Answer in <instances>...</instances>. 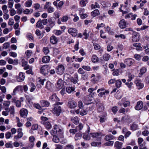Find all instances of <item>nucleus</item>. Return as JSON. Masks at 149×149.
<instances>
[{
    "mask_svg": "<svg viewBox=\"0 0 149 149\" xmlns=\"http://www.w3.org/2000/svg\"><path fill=\"white\" fill-rule=\"evenodd\" d=\"M61 111V107L59 106H56L52 110L53 113L58 116L59 115Z\"/></svg>",
    "mask_w": 149,
    "mask_h": 149,
    "instance_id": "f257e3e1",
    "label": "nucleus"
},
{
    "mask_svg": "<svg viewBox=\"0 0 149 149\" xmlns=\"http://www.w3.org/2000/svg\"><path fill=\"white\" fill-rule=\"evenodd\" d=\"M49 68V66L47 65H43L40 70L41 73L44 75L47 74L48 73Z\"/></svg>",
    "mask_w": 149,
    "mask_h": 149,
    "instance_id": "f03ea898",
    "label": "nucleus"
},
{
    "mask_svg": "<svg viewBox=\"0 0 149 149\" xmlns=\"http://www.w3.org/2000/svg\"><path fill=\"white\" fill-rule=\"evenodd\" d=\"M134 60L131 58H127L125 59L124 61V63L128 67H130L134 63Z\"/></svg>",
    "mask_w": 149,
    "mask_h": 149,
    "instance_id": "7ed1b4c3",
    "label": "nucleus"
},
{
    "mask_svg": "<svg viewBox=\"0 0 149 149\" xmlns=\"http://www.w3.org/2000/svg\"><path fill=\"white\" fill-rule=\"evenodd\" d=\"M64 70L65 68L63 65H61L58 66L56 72L58 74H61L64 72Z\"/></svg>",
    "mask_w": 149,
    "mask_h": 149,
    "instance_id": "20e7f679",
    "label": "nucleus"
},
{
    "mask_svg": "<svg viewBox=\"0 0 149 149\" xmlns=\"http://www.w3.org/2000/svg\"><path fill=\"white\" fill-rule=\"evenodd\" d=\"M77 104L74 100H71L68 102V106L70 109H74L77 106Z\"/></svg>",
    "mask_w": 149,
    "mask_h": 149,
    "instance_id": "39448f33",
    "label": "nucleus"
},
{
    "mask_svg": "<svg viewBox=\"0 0 149 149\" xmlns=\"http://www.w3.org/2000/svg\"><path fill=\"white\" fill-rule=\"evenodd\" d=\"M89 136L93 138H96L98 139H100L102 136V134L101 133H90Z\"/></svg>",
    "mask_w": 149,
    "mask_h": 149,
    "instance_id": "423d86ee",
    "label": "nucleus"
},
{
    "mask_svg": "<svg viewBox=\"0 0 149 149\" xmlns=\"http://www.w3.org/2000/svg\"><path fill=\"white\" fill-rule=\"evenodd\" d=\"M134 83L139 89H141L143 87V84L141 83V81L140 79L136 80L135 81Z\"/></svg>",
    "mask_w": 149,
    "mask_h": 149,
    "instance_id": "0eeeda50",
    "label": "nucleus"
},
{
    "mask_svg": "<svg viewBox=\"0 0 149 149\" xmlns=\"http://www.w3.org/2000/svg\"><path fill=\"white\" fill-rule=\"evenodd\" d=\"M68 31L69 33L73 36H75L77 34V30L75 28H70Z\"/></svg>",
    "mask_w": 149,
    "mask_h": 149,
    "instance_id": "6e6552de",
    "label": "nucleus"
},
{
    "mask_svg": "<svg viewBox=\"0 0 149 149\" xmlns=\"http://www.w3.org/2000/svg\"><path fill=\"white\" fill-rule=\"evenodd\" d=\"M143 102L141 101H139L137 102L135 107V109L137 110H140L143 108Z\"/></svg>",
    "mask_w": 149,
    "mask_h": 149,
    "instance_id": "1a4fd4ad",
    "label": "nucleus"
},
{
    "mask_svg": "<svg viewBox=\"0 0 149 149\" xmlns=\"http://www.w3.org/2000/svg\"><path fill=\"white\" fill-rule=\"evenodd\" d=\"M28 114V111L26 109H22L20 111V114L22 117L25 118Z\"/></svg>",
    "mask_w": 149,
    "mask_h": 149,
    "instance_id": "9d476101",
    "label": "nucleus"
},
{
    "mask_svg": "<svg viewBox=\"0 0 149 149\" xmlns=\"http://www.w3.org/2000/svg\"><path fill=\"white\" fill-rule=\"evenodd\" d=\"M139 35L137 33L134 34L132 36V40L134 42H136L139 40Z\"/></svg>",
    "mask_w": 149,
    "mask_h": 149,
    "instance_id": "9b49d317",
    "label": "nucleus"
},
{
    "mask_svg": "<svg viewBox=\"0 0 149 149\" xmlns=\"http://www.w3.org/2000/svg\"><path fill=\"white\" fill-rule=\"evenodd\" d=\"M54 129L56 130V132L58 133L57 134H63V130L60 127L57 125H55Z\"/></svg>",
    "mask_w": 149,
    "mask_h": 149,
    "instance_id": "f8f14e48",
    "label": "nucleus"
},
{
    "mask_svg": "<svg viewBox=\"0 0 149 149\" xmlns=\"http://www.w3.org/2000/svg\"><path fill=\"white\" fill-rule=\"evenodd\" d=\"M119 27L121 29H124L126 27V22L124 19L120 20L119 23Z\"/></svg>",
    "mask_w": 149,
    "mask_h": 149,
    "instance_id": "ddd939ff",
    "label": "nucleus"
},
{
    "mask_svg": "<svg viewBox=\"0 0 149 149\" xmlns=\"http://www.w3.org/2000/svg\"><path fill=\"white\" fill-rule=\"evenodd\" d=\"M25 76L22 72H20L17 78V81L19 82H22L24 79Z\"/></svg>",
    "mask_w": 149,
    "mask_h": 149,
    "instance_id": "4468645a",
    "label": "nucleus"
},
{
    "mask_svg": "<svg viewBox=\"0 0 149 149\" xmlns=\"http://www.w3.org/2000/svg\"><path fill=\"white\" fill-rule=\"evenodd\" d=\"M63 86V81L61 79L58 80L57 84V87L59 89L62 88Z\"/></svg>",
    "mask_w": 149,
    "mask_h": 149,
    "instance_id": "2eb2a0df",
    "label": "nucleus"
},
{
    "mask_svg": "<svg viewBox=\"0 0 149 149\" xmlns=\"http://www.w3.org/2000/svg\"><path fill=\"white\" fill-rule=\"evenodd\" d=\"M97 110L99 112H102L104 109V107L101 103L97 104Z\"/></svg>",
    "mask_w": 149,
    "mask_h": 149,
    "instance_id": "dca6fc26",
    "label": "nucleus"
},
{
    "mask_svg": "<svg viewBox=\"0 0 149 149\" xmlns=\"http://www.w3.org/2000/svg\"><path fill=\"white\" fill-rule=\"evenodd\" d=\"M58 42V40L57 38L54 36H53L51 37L50 42L53 44H56Z\"/></svg>",
    "mask_w": 149,
    "mask_h": 149,
    "instance_id": "f3484780",
    "label": "nucleus"
},
{
    "mask_svg": "<svg viewBox=\"0 0 149 149\" xmlns=\"http://www.w3.org/2000/svg\"><path fill=\"white\" fill-rule=\"evenodd\" d=\"M50 60V57L48 56H44L42 58V61L44 63H48Z\"/></svg>",
    "mask_w": 149,
    "mask_h": 149,
    "instance_id": "a211bd4d",
    "label": "nucleus"
},
{
    "mask_svg": "<svg viewBox=\"0 0 149 149\" xmlns=\"http://www.w3.org/2000/svg\"><path fill=\"white\" fill-rule=\"evenodd\" d=\"M123 143L119 141H116L115 143L114 146L116 149H121Z\"/></svg>",
    "mask_w": 149,
    "mask_h": 149,
    "instance_id": "6ab92c4d",
    "label": "nucleus"
},
{
    "mask_svg": "<svg viewBox=\"0 0 149 149\" xmlns=\"http://www.w3.org/2000/svg\"><path fill=\"white\" fill-rule=\"evenodd\" d=\"M50 99L52 101L57 102L59 101V99L57 97L55 94L52 95L50 97Z\"/></svg>",
    "mask_w": 149,
    "mask_h": 149,
    "instance_id": "aec40b11",
    "label": "nucleus"
},
{
    "mask_svg": "<svg viewBox=\"0 0 149 149\" xmlns=\"http://www.w3.org/2000/svg\"><path fill=\"white\" fill-rule=\"evenodd\" d=\"M32 4V1L31 0L26 1L24 3V6L27 7H30L31 6Z\"/></svg>",
    "mask_w": 149,
    "mask_h": 149,
    "instance_id": "412c9836",
    "label": "nucleus"
},
{
    "mask_svg": "<svg viewBox=\"0 0 149 149\" xmlns=\"http://www.w3.org/2000/svg\"><path fill=\"white\" fill-rule=\"evenodd\" d=\"M52 84L49 81H47L46 84L45 88L48 90H51L52 88Z\"/></svg>",
    "mask_w": 149,
    "mask_h": 149,
    "instance_id": "4be33fe9",
    "label": "nucleus"
},
{
    "mask_svg": "<svg viewBox=\"0 0 149 149\" xmlns=\"http://www.w3.org/2000/svg\"><path fill=\"white\" fill-rule=\"evenodd\" d=\"M41 105L42 107H48L49 105V103L45 100H42L40 101Z\"/></svg>",
    "mask_w": 149,
    "mask_h": 149,
    "instance_id": "5701e85b",
    "label": "nucleus"
},
{
    "mask_svg": "<svg viewBox=\"0 0 149 149\" xmlns=\"http://www.w3.org/2000/svg\"><path fill=\"white\" fill-rule=\"evenodd\" d=\"M114 138V137L111 134L106 135L105 137V139L107 141L113 139Z\"/></svg>",
    "mask_w": 149,
    "mask_h": 149,
    "instance_id": "b1692460",
    "label": "nucleus"
},
{
    "mask_svg": "<svg viewBox=\"0 0 149 149\" xmlns=\"http://www.w3.org/2000/svg\"><path fill=\"white\" fill-rule=\"evenodd\" d=\"M110 57L111 56L109 54L106 53L103 55V58L104 60L108 61L109 60Z\"/></svg>",
    "mask_w": 149,
    "mask_h": 149,
    "instance_id": "393cba45",
    "label": "nucleus"
},
{
    "mask_svg": "<svg viewBox=\"0 0 149 149\" xmlns=\"http://www.w3.org/2000/svg\"><path fill=\"white\" fill-rule=\"evenodd\" d=\"M91 14L92 16L95 17L99 15L100 14V12L98 10H95L91 12Z\"/></svg>",
    "mask_w": 149,
    "mask_h": 149,
    "instance_id": "a878e982",
    "label": "nucleus"
},
{
    "mask_svg": "<svg viewBox=\"0 0 149 149\" xmlns=\"http://www.w3.org/2000/svg\"><path fill=\"white\" fill-rule=\"evenodd\" d=\"M134 47H136V49L137 50H142V47L139 44L136 43L133 44Z\"/></svg>",
    "mask_w": 149,
    "mask_h": 149,
    "instance_id": "bb28decb",
    "label": "nucleus"
},
{
    "mask_svg": "<svg viewBox=\"0 0 149 149\" xmlns=\"http://www.w3.org/2000/svg\"><path fill=\"white\" fill-rule=\"evenodd\" d=\"M74 89L75 88L74 87H67L66 90L68 93H70L73 92Z\"/></svg>",
    "mask_w": 149,
    "mask_h": 149,
    "instance_id": "cd10ccee",
    "label": "nucleus"
},
{
    "mask_svg": "<svg viewBox=\"0 0 149 149\" xmlns=\"http://www.w3.org/2000/svg\"><path fill=\"white\" fill-rule=\"evenodd\" d=\"M146 68L143 67L141 68L140 70V73L139 74V76L141 77L142 75L146 72Z\"/></svg>",
    "mask_w": 149,
    "mask_h": 149,
    "instance_id": "c85d7f7f",
    "label": "nucleus"
},
{
    "mask_svg": "<svg viewBox=\"0 0 149 149\" xmlns=\"http://www.w3.org/2000/svg\"><path fill=\"white\" fill-rule=\"evenodd\" d=\"M71 120L73 123L76 124H77L79 123V120L78 117H77L72 118Z\"/></svg>",
    "mask_w": 149,
    "mask_h": 149,
    "instance_id": "c756f323",
    "label": "nucleus"
},
{
    "mask_svg": "<svg viewBox=\"0 0 149 149\" xmlns=\"http://www.w3.org/2000/svg\"><path fill=\"white\" fill-rule=\"evenodd\" d=\"M41 22V20L38 21L36 23V26L40 29H42L44 28V26Z\"/></svg>",
    "mask_w": 149,
    "mask_h": 149,
    "instance_id": "7c9ffc66",
    "label": "nucleus"
},
{
    "mask_svg": "<svg viewBox=\"0 0 149 149\" xmlns=\"http://www.w3.org/2000/svg\"><path fill=\"white\" fill-rule=\"evenodd\" d=\"M33 10L32 9H30V10L28 9H26L23 11V13L25 14H31L33 12Z\"/></svg>",
    "mask_w": 149,
    "mask_h": 149,
    "instance_id": "2f4dec72",
    "label": "nucleus"
},
{
    "mask_svg": "<svg viewBox=\"0 0 149 149\" xmlns=\"http://www.w3.org/2000/svg\"><path fill=\"white\" fill-rule=\"evenodd\" d=\"M127 76L128 78V79H127V81L128 82L131 81L134 77V75L130 73L128 74Z\"/></svg>",
    "mask_w": 149,
    "mask_h": 149,
    "instance_id": "473e14b6",
    "label": "nucleus"
},
{
    "mask_svg": "<svg viewBox=\"0 0 149 149\" xmlns=\"http://www.w3.org/2000/svg\"><path fill=\"white\" fill-rule=\"evenodd\" d=\"M78 79V76L77 75H76L74 78L72 77L71 79V81L74 84L77 83V82Z\"/></svg>",
    "mask_w": 149,
    "mask_h": 149,
    "instance_id": "72a5a7b5",
    "label": "nucleus"
},
{
    "mask_svg": "<svg viewBox=\"0 0 149 149\" xmlns=\"http://www.w3.org/2000/svg\"><path fill=\"white\" fill-rule=\"evenodd\" d=\"M13 0H9L8 1V7L9 8H12L13 6Z\"/></svg>",
    "mask_w": 149,
    "mask_h": 149,
    "instance_id": "f704fd0d",
    "label": "nucleus"
},
{
    "mask_svg": "<svg viewBox=\"0 0 149 149\" xmlns=\"http://www.w3.org/2000/svg\"><path fill=\"white\" fill-rule=\"evenodd\" d=\"M82 134L80 133H77L75 136L74 139L76 140H78L81 138Z\"/></svg>",
    "mask_w": 149,
    "mask_h": 149,
    "instance_id": "c9c22d12",
    "label": "nucleus"
},
{
    "mask_svg": "<svg viewBox=\"0 0 149 149\" xmlns=\"http://www.w3.org/2000/svg\"><path fill=\"white\" fill-rule=\"evenodd\" d=\"M116 86L117 88H119L121 86V85L122 84V82L121 81L119 80H116Z\"/></svg>",
    "mask_w": 149,
    "mask_h": 149,
    "instance_id": "e433bc0d",
    "label": "nucleus"
},
{
    "mask_svg": "<svg viewBox=\"0 0 149 149\" xmlns=\"http://www.w3.org/2000/svg\"><path fill=\"white\" fill-rule=\"evenodd\" d=\"M10 112V114L14 115L15 113V108L14 106H11L9 108V112Z\"/></svg>",
    "mask_w": 149,
    "mask_h": 149,
    "instance_id": "4c0bfd02",
    "label": "nucleus"
},
{
    "mask_svg": "<svg viewBox=\"0 0 149 149\" xmlns=\"http://www.w3.org/2000/svg\"><path fill=\"white\" fill-rule=\"evenodd\" d=\"M10 104V102L9 101H4L3 105L4 107H9Z\"/></svg>",
    "mask_w": 149,
    "mask_h": 149,
    "instance_id": "58836bf2",
    "label": "nucleus"
},
{
    "mask_svg": "<svg viewBox=\"0 0 149 149\" xmlns=\"http://www.w3.org/2000/svg\"><path fill=\"white\" fill-rule=\"evenodd\" d=\"M7 12L5 13V12H4V14L3 15V18L4 19L7 20L9 18V15L7 14L8 12V10H7Z\"/></svg>",
    "mask_w": 149,
    "mask_h": 149,
    "instance_id": "ea45409f",
    "label": "nucleus"
},
{
    "mask_svg": "<svg viewBox=\"0 0 149 149\" xmlns=\"http://www.w3.org/2000/svg\"><path fill=\"white\" fill-rule=\"evenodd\" d=\"M98 58L97 56L95 55H93L92 57V61L94 63H95L98 61Z\"/></svg>",
    "mask_w": 149,
    "mask_h": 149,
    "instance_id": "a19ab883",
    "label": "nucleus"
},
{
    "mask_svg": "<svg viewBox=\"0 0 149 149\" xmlns=\"http://www.w3.org/2000/svg\"><path fill=\"white\" fill-rule=\"evenodd\" d=\"M83 35L85 36V39H87L89 36V32H87V31L86 30H85L83 33Z\"/></svg>",
    "mask_w": 149,
    "mask_h": 149,
    "instance_id": "79ce46f5",
    "label": "nucleus"
},
{
    "mask_svg": "<svg viewBox=\"0 0 149 149\" xmlns=\"http://www.w3.org/2000/svg\"><path fill=\"white\" fill-rule=\"evenodd\" d=\"M112 74L113 76H118L119 75V70L118 69H116L114 70Z\"/></svg>",
    "mask_w": 149,
    "mask_h": 149,
    "instance_id": "37998d69",
    "label": "nucleus"
},
{
    "mask_svg": "<svg viewBox=\"0 0 149 149\" xmlns=\"http://www.w3.org/2000/svg\"><path fill=\"white\" fill-rule=\"evenodd\" d=\"M32 53V51L31 50H27L25 53L26 56L27 58L30 57Z\"/></svg>",
    "mask_w": 149,
    "mask_h": 149,
    "instance_id": "c03bdc74",
    "label": "nucleus"
},
{
    "mask_svg": "<svg viewBox=\"0 0 149 149\" xmlns=\"http://www.w3.org/2000/svg\"><path fill=\"white\" fill-rule=\"evenodd\" d=\"M53 141L55 143H58L59 141V138L57 136L54 135L53 136Z\"/></svg>",
    "mask_w": 149,
    "mask_h": 149,
    "instance_id": "a18cd8bd",
    "label": "nucleus"
},
{
    "mask_svg": "<svg viewBox=\"0 0 149 149\" xmlns=\"http://www.w3.org/2000/svg\"><path fill=\"white\" fill-rule=\"evenodd\" d=\"M45 126L47 129H50L51 127L52 126L50 123L48 122H46L45 123Z\"/></svg>",
    "mask_w": 149,
    "mask_h": 149,
    "instance_id": "49530a36",
    "label": "nucleus"
},
{
    "mask_svg": "<svg viewBox=\"0 0 149 149\" xmlns=\"http://www.w3.org/2000/svg\"><path fill=\"white\" fill-rule=\"evenodd\" d=\"M10 15L13 16L15 15L16 13V11L14 9H11L9 10Z\"/></svg>",
    "mask_w": 149,
    "mask_h": 149,
    "instance_id": "de8ad7c7",
    "label": "nucleus"
},
{
    "mask_svg": "<svg viewBox=\"0 0 149 149\" xmlns=\"http://www.w3.org/2000/svg\"><path fill=\"white\" fill-rule=\"evenodd\" d=\"M101 144V143L100 142H93L91 143V145L93 146H97L98 145H100Z\"/></svg>",
    "mask_w": 149,
    "mask_h": 149,
    "instance_id": "09e8293b",
    "label": "nucleus"
},
{
    "mask_svg": "<svg viewBox=\"0 0 149 149\" xmlns=\"http://www.w3.org/2000/svg\"><path fill=\"white\" fill-rule=\"evenodd\" d=\"M14 23L13 19L12 18H10L9 19V21L8 23V24L9 25L12 26L13 25Z\"/></svg>",
    "mask_w": 149,
    "mask_h": 149,
    "instance_id": "8fccbe9b",
    "label": "nucleus"
},
{
    "mask_svg": "<svg viewBox=\"0 0 149 149\" xmlns=\"http://www.w3.org/2000/svg\"><path fill=\"white\" fill-rule=\"evenodd\" d=\"M127 82L125 83V84L127 86L128 88L130 89L132 87V86L133 85V83L131 82Z\"/></svg>",
    "mask_w": 149,
    "mask_h": 149,
    "instance_id": "3c124183",
    "label": "nucleus"
},
{
    "mask_svg": "<svg viewBox=\"0 0 149 149\" xmlns=\"http://www.w3.org/2000/svg\"><path fill=\"white\" fill-rule=\"evenodd\" d=\"M84 127L83 125L81 123H80L79 125L76 127V129H79V130H81Z\"/></svg>",
    "mask_w": 149,
    "mask_h": 149,
    "instance_id": "603ef678",
    "label": "nucleus"
},
{
    "mask_svg": "<svg viewBox=\"0 0 149 149\" xmlns=\"http://www.w3.org/2000/svg\"><path fill=\"white\" fill-rule=\"evenodd\" d=\"M10 43L8 42L4 43L3 45V48L4 49H6L10 47Z\"/></svg>",
    "mask_w": 149,
    "mask_h": 149,
    "instance_id": "864d4df0",
    "label": "nucleus"
},
{
    "mask_svg": "<svg viewBox=\"0 0 149 149\" xmlns=\"http://www.w3.org/2000/svg\"><path fill=\"white\" fill-rule=\"evenodd\" d=\"M68 17L67 15L64 16L61 18V21L63 22H66L68 19Z\"/></svg>",
    "mask_w": 149,
    "mask_h": 149,
    "instance_id": "5fc2aeb1",
    "label": "nucleus"
},
{
    "mask_svg": "<svg viewBox=\"0 0 149 149\" xmlns=\"http://www.w3.org/2000/svg\"><path fill=\"white\" fill-rule=\"evenodd\" d=\"M123 104L124 107H126L130 105V102L129 101H125L123 103Z\"/></svg>",
    "mask_w": 149,
    "mask_h": 149,
    "instance_id": "6e6d98bb",
    "label": "nucleus"
},
{
    "mask_svg": "<svg viewBox=\"0 0 149 149\" xmlns=\"http://www.w3.org/2000/svg\"><path fill=\"white\" fill-rule=\"evenodd\" d=\"M11 136V134L10 132H8L5 134V136L6 139H9L10 138Z\"/></svg>",
    "mask_w": 149,
    "mask_h": 149,
    "instance_id": "4d7b16f0",
    "label": "nucleus"
},
{
    "mask_svg": "<svg viewBox=\"0 0 149 149\" xmlns=\"http://www.w3.org/2000/svg\"><path fill=\"white\" fill-rule=\"evenodd\" d=\"M83 68H80L78 70V72L81 74H83L85 73V72L84 70H83Z\"/></svg>",
    "mask_w": 149,
    "mask_h": 149,
    "instance_id": "13d9d810",
    "label": "nucleus"
},
{
    "mask_svg": "<svg viewBox=\"0 0 149 149\" xmlns=\"http://www.w3.org/2000/svg\"><path fill=\"white\" fill-rule=\"evenodd\" d=\"M114 142L112 141H108L105 143V145L107 146H112L113 145Z\"/></svg>",
    "mask_w": 149,
    "mask_h": 149,
    "instance_id": "bf43d9fd",
    "label": "nucleus"
},
{
    "mask_svg": "<svg viewBox=\"0 0 149 149\" xmlns=\"http://www.w3.org/2000/svg\"><path fill=\"white\" fill-rule=\"evenodd\" d=\"M115 37L116 38L120 37L121 38L123 39H125L126 38L125 36L124 35L122 34H121L120 35H116Z\"/></svg>",
    "mask_w": 149,
    "mask_h": 149,
    "instance_id": "052dcab7",
    "label": "nucleus"
},
{
    "mask_svg": "<svg viewBox=\"0 0 149 149\" xmlns=\"http://www.w3.org/2000/svg\"><path fill=\"white\" fill-rule=\"evenodd\" d=\"M54 11V8L51 6L49 7L47 9V12L49 13H52Z\"/></svg>",
    "mask_w": 149,
    "mask_h": 149,
    "instance_id": "680f3d73",
    "label": "nucleus"
},
{
    "mask_svg": "<svg viewBox=\"0 0 149 149\" xmlns=\"http://www.w3.org/2000/svg\"><path fill=\"white\" fill-rule=\"evenodd\" d=\"M38 127V125L37 124L33 125L31 127V129L33 130H37Z\"/></svg>",
    "mask_w": 149,
    "mask_h": 149,
    "instance_id": "e2e57ef3",
    "label": "nucleus"
},
{
    "mask_svg": "<svg viewBox=\"0 0 149 149\" xmlns=\"http://www.w3.org/2000/svg\"><path fill=\"white\" fill-rule=\"evenodd\" d=\"M91 136H89V134L88 135H84L83 136V138L84 139L86 140H89L91 139Z\"/></svg>",
    "mask_w": 149,
    "mask_h": 149,
    "instance_id": "0e129e2a",
    "label": "nucleus"
},
{
    "mask_svg": "<svg viewBox=\"0 0 149 149\" xmlns=\"http://www.w3.org/2000/svg\"><path fill=\"white\" fill-rule=\"evenodd\" d=\"M82 68L85 70L89 71L91 70V68L88 66L83 65L82 66Z\"/></svg>",
    "mask_w": 149,
    "mask_h": 149,
    "instance_id": "69168bd1",
    "label": "nucleus"
},
{
    "mask_svg": "<svg viewBox=\"0 0 149 149\" xmlns=\"http://www.w3.org/2000/svg\"><path fill=\"white\" fill-rule=\"evenodd\" d=\"M142 134L144 136H147L149 134V132L148 130L143 131L142 132Z\"/></svg>",
    "mask_w": 149,
    "mask_h": 149,
    "instance_id": "338daca9",
    "label": "nucleus"
},
{
    "mask_svg": "<svg viewBox=\"0 0 149 149\" xmlns=\"http://www.w3.org/2000/svg\"><path fill=\"white\" fill-rule=\"evenodd\" d=\"M131 128L134 130H136L138 127V125L134 123L131 126Z\"/></svg>",
    "mask_w": 149,
    "mask_h": 149,
    "instance_id": "774afa93",
    "label": "nucleus"
}]
</instances>
